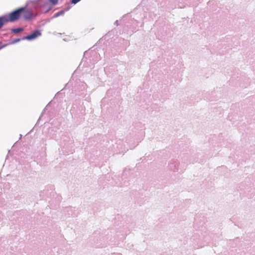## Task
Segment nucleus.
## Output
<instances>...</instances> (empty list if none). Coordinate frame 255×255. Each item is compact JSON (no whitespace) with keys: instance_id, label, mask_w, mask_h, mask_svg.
Segmentation results:
<instances>
[{"instance_id":"nucleus-1","label":"nucleus","mask_w":255,"mask_h":255,"mask_svg":"<svg viewBox=\"0 0 255 255\" xmlns=\"http://www.w3.org/2000/svg\"><path fill=\"white\" fill-rule=\"evenodd\" d=\"M24 10V7H19L8 14L7 19L8 22H14L19 19Z\"/></svg>"},{"instance_id":"nucleus-4","label":"nucleus","mask_w":255,"mask_h":255,"mask_svg":"<svg viewBox=\"0 0 255 255\" xmlns=\"http://www.w3.org/2000/svg\"><path fill=\"white\" fill-rule=\"evenodd\" d=\"M8 22L6 16H3L0 17V28H1L5 23Z\"/></svg>"},{"instance_id":"nucleus-8","label":"nucleus","mask_w":255,"mask_h":255,"mask_svg":"<svg viewBox=\"0 0 255 255\" xmlns=\"http://www.w3.org/2000/svg\"><path fill=\"white\" fill-rule=\"evenodd\" d=\"M80 0H72L71 2L72 3L76 4L78 2H79Z\"/></svg>"},{"instance_id":"nucleus-6","label":"nucleus","mask_w":255,"mask_h":255,"mask_svg":"<svg viewBox=\"0 0 255 255\" xmlns=\"http://www.w3.org/2000/svg\"><path fill=\"white\" fill-rule=\"evenodd\" d=\"M50 2L53 4H56L58 3V0H49Z\"/></svg>"},{"instance_id":"nucleus-3","label":"nucleus","mask_w":255,"mask_h":255,"mask_svg":"<svg viewBox=\"0 0 255 255\" xmlns=\"http://www.w3.org/2000/svg\"><path fill=\"white\" fill-rule=\"evenodd\" d=\"M22 14L23 15V17L25 19L28 20L32 17L33 13L31 10H26L24 7V10L22 11Z\"/></svg>"},{"instance_id":"nucleus-9","label":"nucleus","mask_w":255,"mask_h":255,"mask_svg":"<svg viewBox=\"0 0 255 255\" xmlns=\"http://www.w3.org/2000/svg\"><path fill=\"white\" fill-rule=\"evenodd\" d=\"M58 15H59V13H57V14H56V16H58Z\"/></svg>"},{"instance_id":"nucleus-2","label":"nucleus","mask_w":255,"mask_h":255,"mask_svg":"<svg viewBox=\"0 0 255 255\" xmlns=\"http://www.w3.org/2000/svg\"><path fill=\"white\" fill-rule=\"evenodd\" d=\"M41 35V33L39 30H35L32 33L22 38L23 40L27 39L28 40H31L37 38L38 36Z\"/></svg>"},{"instance_id":"nucleus-5","label":"nucleus","mask_w":255,"mask_h":255,"mask_svg":"<svg viewBox=\"0 0 255 255\" xmlns=\"http://www.w3.org/2000/svg\"><path fill=\"white\" fill-rule=\"evenodd\" d=\"M23 29L22 28H15V29H12V31L13 33H18L19 32H21V31H23Z\"/></svg>"},{"instance_id":"nucleus-7","label":"nucleus","mask_w":255,"mask_h":255,"mask_svg":"<svg viewBox=\"0 0 255 255\" xmlns=\"http://www.w3.org/2000/svg\"><path fill=\"white\" fill-rule=\"evenodd\" d=\"M20 41V39L19 38H17V39H14L12 42H11L12 43H16V42H19Z\"/></svg>"}]
</instances>
